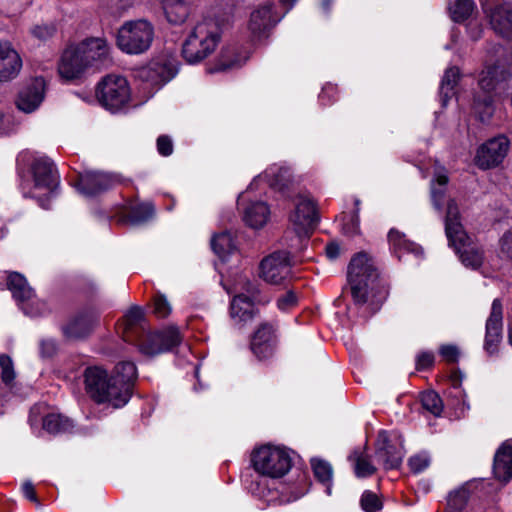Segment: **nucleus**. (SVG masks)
Wrapping results in <instances>:
<instances>
[{"label": "nucleus", "mask_w": 512, "mask_h": 512, "mask_svg": "<svg viewBox=\"0 0 512 512\" xmlns=\"http://www.w3.org/2000/svg\"><path fill=\"white\" fill-rule=\"evenodd\" d=\"M388 242L392 251L396 254H422L423 248L408 239L397 229H391L388 233Z\"/></svg>", "instance_id": "nucleus-34"}, {"label": "nucleus", "mask_w": 512, "mask_h": 512, "mask_svg": "<svg viewBox=\"0 0 512 512\" xmlns=\"http://www.w3.org/2000/svg\"><path fill=\"white\" fill-rule=\"evenodd\" d=\"M7 287L17 305L26 313L24 305L35 296L34 289L29 286L27 279L18 272H11L7 276Z\"/></svg>", "instance_id": "nucleus-28"}, {"label": "nucleus", "mask_w": 512, "mask_h": 512, "mask_svg": "<svg viewBox=\"0 0 512 512\" xmlns=\"http://www.w3.org/2000/svg\"><path fill=\"white\" fill-rule=\"evenodd\" d=\"M512 75V52L501 45H494L484 68L479 73V92L475 93L472 109L481 122L488 121L494 114V101L498 90L505 89V83Z\"/></svg>", "instance_id": "nucleus-1"}, {"label": "nucleus", "mask_w": 512, "mask_h": 512, "mask_svg": "<svg viewBox=\"0 0 512 512\" xmlns=\"http://www.w3.org/2000/svg\"><path fill=\"white\" fill-rule=\"evenodd\" d=\"M434 354L429 351L421 352L416 358V367L418 370L430 368L434 363Z\"/></svg>", "instance_id": "nucleus-57"}, {"label": "nucleus", "mask_w": 512, "mask_h": 512, "mask_svg": "<svg viewBox=\"0 0 512 512\" xmlns=\"http://www.w3.org/2000/svg\"><path fill=\"white\" fill-rule=\"evenodd\" d=\"M462 265L471 270H477L483 266V258H460Z\"/></svg>", "instance_id": "nucleus-62"}, {"label": "nucleus", "mask_w": 512, "mask_h": 512, "mask_svg": "<svg viewBox=\"0 0 512 512\" xmlns=\"http://www.w3.org/2000/svg\"><path fill=\"white\" fill-rule=\"evenodd\" d=\"M207 74H216L224 72V54L223 49L220 50L216 60L213 63H207L205 67Z\"/></svg>", "instance_id": "nucleus-59"}, {"label": "nucleus", "mask_w": 512, "mask_h": 512, "mask_svg": "<svg viewBox=\"0 0 512 512\" xmlns=\"http://www.w3.org/2000/svg\"><path fill=\"white\" fill-rule=\"evenodd\" d=\"M312 233L300 229L287 230L280 241L281 251L274 252L270 256H295L305 253Z\"/></svg>", "instance_id": "nucleus-22"}, {"label": "nucleus", "mask_w": 512, "mask_h": 512, "mask_svg": "<svg viewBox=\"0 0 512 512\" xmlns=\"http://www.w3.org/2000/svg\"><path fill=\"white\" fill-rule=\"evenodd\" d=\"M152 304V312L159 319L167 318L172 312V307L169 301L167 300L166 296L160 292H157L152 297Z\"/></svg>", "instance_id": "nucleus-44"}, {"label": "nucleus", "mask_w": 512, "mask_h": 512, "mask_svg": "<svg viewBox=\"0 0 512 512\" xmlns=\"http://www.w3.org/2000/svg\"><path fill=\"white\" fill-rule=\"evenodd\" d=\"M183 335L176 325H169L162 329L150 331L139 344V351L146 356H156L164 353H173L181 345Z\"/></svg>", "instance_id": "nucleus-12"}, {"label": "nucleus", "mask_w": 512, "mask_h": 512, "mask_svg": "<svg viewBox=\"0 0 512 512\" xmlns=\"http://www.w3.org/2000/svg\"><path fill=\"white\" fill-rule=\"evenodd\" d=\"M277 21L278 19L274 14V5L267 1L251 12L248 30L253 39H261L268 35Z\"/></svg>", "instance_id": "nucleus-19"}, {"label": "nucleus", "mask_w": 512, "mask_h": 512, "mask_svg": "<svg viewBox=\"0 0 512 512\" xmlns=\"http://www.w3.org/2000/svg\"><path fill=\"white\" fill-rule=\"evenodd\" d=\"M154 39V27L147 20L126 22L120 27L116 37L118 48L131 55L147 51Z\"/></svg>", "instance_id": "nucleus-9"}, {"label": "nucleus", "mask_w": 512, "mask_h": 512, "mask_svg": "<svg viewBox=\"0 0 512 512\" xmlns=\"http://www.w3.org/2000/svg\"><path fill=\"white\" fill-rule=\"evenodd\" d=\"M101 312L92 304H86L70 314L59 330L66 342H85L100 326Z\"/></svg>", "instance_id": "nucleus-7"}, {"label": "nucleus", "mask_w": 512, "mask_h": 512, "mask_svg": "<svg viewBox=\"0 0 512 512\" xmlns=\"http://www.w3.org/2000/svg\"><path fill=\"white\" fill-rule=\"evenodd\" d=\"M503 306L500 299L492 302L491 311L486 321L484 349L490 355L497 353L502 340Z\"/></svg>", "instance_id": "nucleus-18"}, {"label": "nucleus", "mask_w": 512, "mask_h": 512, "mask_svg": "<svg viewBox=\"0 0 512 512\" xmlns=\"http://www.w3.org/2000/svg\"><path fill=\"white\" fill-rule=\"evenodd\" d=\"M178 69L167 61H153L141 70V77L154 85L163 86L172 80Z\"/></svg>", "instance_id": "nucleus-25"}, {"label": "nucleus", "mask_w": 512, "mask_h": 512, "mask_svg": "<svg viewBox=\"0 0 512 512\" xmlns=\"http://www.w3.org/2000/svg\"><path fill=\"white\" fill-rule=\"evenodd\" d=\"M22 68V59L9 42H0V82L15 79Z\"/></svg>", "instance_id": "nucleus-23"}, {"label": "nucleus", "mask_w": 512, "mask_h": 512, "mask_svg": "<svg viewBox=\"0 0 512 512\" xmlns=\"http://www.w3.org/2000/svg\"><path fill=\"white\" fill-rule=\"evenodd\" d=\"M421 403L423 408L438 417L443 411V402L440 396L434 391H426L421 394Z\"/></svg>", "instance_id": "nucleus-39"}, {"label": "nucleus", "mask_w": 512, "mask_h": 512, "mask_svg": "<svg viewBox=\"0 0 512 512\" xmlns=\"http://www.w3.org/2000/svg\"><path fill=\"white\" fill-rule=\"evenodd\" d=\"M84 384L87 394L97 404L108 403L113 408H122L124 405H117L119 391L112 376L98 366H89L84 370Z\"/></svg>", "instance_id": "nucleus-10"}, {"label": "nucleus", "mask_w": 512, "mask_h": 512, "mask_svg": "<svg viewBox=\"0 0 512 512\" xmlns=\"http://www.w3.org/2000/svg\"><path fill=\"white\" fill-rule=\"evenodd\" d=\"M291 273L287 258H263L259 266V275L267 283L280 284Z\"/></svg>", "instance_id": "nucleus-24"}, {"label": "nucleus", "mask_w": 512, "mask_h": 512, "mask_svg": "<svg viewBox=\"0 0 512 512\" xmlns=\"http://www.w3.org/2000/svg\"><path fill=\"white\" fill-rule=\"evenodd\" d=\"M250 464L260 476L279 479L292 468V451L285 446L263 444L252 450Z\"/></svg>", "instance_id": "nucleus-5"}, {"label": "nucleus", "mask_w": 512, "mask_h": 512, "mask_svg": "<svg viewBox=\"0 0 512 512\" xmlns=\"http://www.w3.org/2000/svg\"><path fill=\"white\" fill-rule=\"evenodd\" d=\"M448 183L446 174L439 173L436 175L435 180L431 185V196L435 208L440 209L441 202L445 194V187Z\"/></svg>", "instance_id": "nucleus-43"}, {"label": "nucleus", "mask_w": 512, "mask_h": 512, "mask_svg": "<svg viewBox=\"0 0 512 512\" xmlns=\"http://www.w3.org/2000/svg\"><path fill=\"white\" fill-rule=\"evenodd\" d=\"M92 215L99 221H103V222H110L113 218H114V215L112 214L111 211H108L104 208H101V207H94L92 209Z\"/></svg>", "instance_id": "nucleus-60"}, {"label": "nucleus", "mask_w": 512, "mask_h": 512, "mask_svg": "<svg viewBox=\"0 0 512 512\" xmlns=\"http://www.w3.org/2000/svg\"><path fill=\"white\" fill-rule=\"evenodd\" d=\"M56 32V27L53 24H42V25H35L31 29V34L41 40L46 41L49 38H51Z\"/></svg>", "instance_id": "nucleus-52"}, {"label": "nucleus", "mask_w": 512, "mask_h": 512, "mask_svg": "<svg viewBox=\"0 0 512 512\" xmlns=\"http://www.w3.org/2000/svg\"><path fill=\"white\" fill-rule=\"evenodd\" d=\"M249 58V52L244 48L230 47L226 50V70L243 66Z\"/></svg>", "instance_id": "nucleus-41"}, {"label": "nucleus", "mask_w": 512, "mask_h": 512, "mask_svg": "<svg viewBox=\"0 0 512 512\" xmlns=\"http://www.w3.org/2000/svg\"><path fill=\"white\" fill-rule=\"evenodd\" d=\"M45 79L41 76L35 77L29 84L23 87L16 98V107L25 113H31L35 111L45 96Z\"/></svg>", "instance_id": "nucleus-20"}, {"label": "nucleus", "mask_w": 512, "mask_h": 512, "mask_svg": "<svg viewBox=\"0 0 512 512\" xmlns=\"http://www.w3.org/2000/svg\"><path fill=\"white\" fill-rule=\"evenodd\" d=\"M29 171L32 175L35 190H45L43 195L32 194L40 207L49 209L52 199L59 195L60 176L54 162L47 156L33 158Z\"/></svg>", "instance_id": "nucleus-6"}, {"label": "nucleus", "mask_w": 512, "mask_h": 512, "mask_svg": "<svg viewBox=\"0 0 512 512\" xmlns=\"http://www.w3.org/2000/svg\"><path fill=\"white\" fill-rule=\"evenodd\" d=\"M492 29L503 38H512V4L504 0H481Z\"/></svg>", "instance_id": "nucleus-16"}, {"label": "nucleus", "mask_w": 512, "mask_h": 512, "mask_svg": "<svg viewBox=\"0 0 512 512\" xmlns=\"http://www.w3.org/2000/svg\"><path fill=\"white\" fill-rule=\"evenodd\" d=\"M224 28L222 1L206 9L182 43L181 56L188 64H198L211 55L221 40Z\"/></svg>", "instance_id": "nucleus-2"}, {"label": "nucleus", "mask_w": 512, "mask_h": 512, "mask_svg": "<svg viewBox=\"0 0 512 512\" xmlns=\"http://www.w3.org/2000/svg\"><path fill=\"white\" fill-rule=\"evenodd\" d=\"M510 150V140L500 134L481 144L474 157L475 165L481 170H488L499 166Z\"/></svg>", "instance_id": "nucleus-14"}, {"label": "nucleus", "mask_w": 512, "mask_h": 512, "mask_svg": "<svg viewBox=\"0 0 512 512\" xmlns=\"http://www.w3.org/2000/svg\"><path fill=\"white\" fill-rule=\"evenodd\" d=\"M325 251H326V256L332 257V256H337L341 252V249L337 242L332 241L326 245Z\"/></svg>", "instance_id": "nucleus-64"}, {"label": "nucleus", "mask_w": 512, "mask_h": 512, "mask_svg": "<svg viewBox=\"0 0 512 512\" xmlns=\"http://www.w3.org/2000/svg\"><path fill=\"white\" fill-rule=\"evenodd\" d=\"M493 472L495 477L503 482L512 479V444L504 442L494 457Z\"/></svg>", "instance_id": "nucleus-30"}, {"label": "nucleus", "mask_w": 512, "mask_h": 512, "mask_svg": "<svg viewBox=\"0 0 512 512\" xmlns=\"http://www.w3.org/2000/svg\"><path fill=\"white\" fill-rule=\"evenodd\" d=\"M111 376L112 383L116 385L119 391L118 397H115L117 405L125 406L133 395L138 378L136 364L132 361H121L115 366Z\"/></svg>", "instance_id": "nucleus-17"}, {"label": "nucleus", "mask_w": 512, "mask_h": 512, "mask_svg": "<svg viewBox=\"0 0 512 512\" xmlns=\"http://www.w3.org/2000/svg\"><path fill=\"white\" fill-rule=\"evenodd\" d=\"M261 482H262L261 480H256L254 482H251V484L249 485V490L255 496L260 497V498H265L266 492H265V488L261 487Z\"/></svg>", "instance_id": "nucleus-63"}, {"label": "nucleus", "mask_w": 512, "mask_h": 512, "mask_svg": "<svg viewBox=\"0 0 512 512\" xmlns=\"http://www.w3.org/2000/svg\"><path fill=\"white\" fill-rule=\"evenodd\" d=\"M263 177L267 179L272 187L284 190L290 187L294 182L291 169L273 165L265 170Z\"/></svg>", "instance_id": "nucleus-35"}, {"label": "nucleus", "mask_w": 512, "mask_h": 512, "mask_svg": "<svg viewBox=\"0 0 512 512\" xmlns=\"http://www.w3.org/2000/svg\"><path fill=\"white\" fill-rule=\"evenodd\" d=\"M224 230L213 233L210 248L215 256H224Z\"/></svg>", "instance_id": "nucleus-54"}, {"label": "nucleus", "mask_w": 512, "mask_h": 512, "mask_svg": "<svg viewBox=\"0 0 512 512\" xmlns=\"http://www.w3.org/2000/svg\"><path fill=\"white\" fill-rule=\"evenodd\" d=\"M311 466L313 469L314 476L321 482L325 487L327 495H331V483H332V467L331 465L320 459H312Z\"/></svg>", "instance_id": "nucleus-38"}, {"label": "nucleus", "mask_w": 512, "mask_h": 512, "mask_svg": "<svg viewBox=\"0 0 512 512\" xmlns=\"http://www.w3.org/2000/svg\"><path fill=\"white\" fill-rule=\"evenodd\" d=\"M21 491H22L23 496L27 500H29L30 502L36 503L37 505L40 504L35 486L31 481L26 480L25 482H23V484L21 486Z\"/></svg>", "instance_id": "nucleus-58"}, {"label": "nucleus", "mask_w": 512, "mask_h": 512, "mask_svg": "<svg viewBox=\"0 0 512 512\" xmlns=\"http://www.w3.org/2000/svg\"><path fill=\"white\" fill-rule=\"evenodd\" d=\"M155 216V206L152 202H141L129 207L128 211L119 217L123 224L142 225Z\"/></svg>", "instance_id": "nucleus-31"}, {"label": "nucleus", "mask_w": 512, "mask_h": 512, "mask_svg": "<svg viewBox=\"0 0 512 512\" xmlns=\"http://www.w3.org/2000/svg\"><path fill=\"white\" fill-rule=\"evenodd\" d=\"M156 145L161 156L168 157L173 153V142L168 135H160L157 138Z\"/></svg>", "instance_id": "nucleus-55"}, {"label": "nucleus", "mask_w": 512, "mask_h": 512, "mask_svg": "<svg viewBox=\"0 0 512 512\" xmlns=\"http://www.w3.org/2000/svg\"><path fill=\"white\" fill-rule=\"evenodd\" d=\"M360 505L365 512H377L382 508L381 500L375 493L369 490L363 492Z\"/></svg>", "instance_id": "nucleus-46"}, {"label": "nucleus", "mask_w": 512, "mask_h": 512, "mask_svg": "<svg viewBox=\"0 0 512 512\" xmlns=\"http://www.w3.org/2000/svg\"><path fill=\"white\" fill-rule=\"evenodd\" d=\"M402 436L396 432L380 431L376 442V454L386 469L397 468L404 457Z\"/></svg>", "instance_id": "nucleus-15"}, {"label": "nucleus", "mask_w": 512, "mask_h": 512, "mask_svg": "<svg viewBox=\"0 0 512 512\" xmlns=\"http://www.w3.org/2000/svg\"><path fill=\"white\" fill-rule=\"evenodd\" d=\"M96 97L106 110L116 112L130 100V88L126 78L107 75L96 86Z\"/></svg>", "instance_id": "nucleus-11"}, {"label": "nucleus", "mask_w": 512, "mask_h": 512, "mask_svg": "<svg viewBox=\"0 0 512 512\" xmlns=\"http://www.w3.org/2000/svg\"><path fill=\"white\" fill-rule=\"evenodd\" d=\"M123 183L119 173L104 170L85 169L77 172L71 185L85 198L96 199Z\"/></svg>", "instance_id": "nucleus-8"}, {"label": "nucleus", "mask_w": 512, "mask_h": 512, "mask_svg": "<svg viewBox=\"0 0 512 512\" xmlns=\"http://www.w3.org/2000/svg\"><path fill=\"white\" fill-rule=\"evenodd\" d=\"M299 303V296L294 291H287L281 295L277 301V308L282 312H288L295 308Z\"/></svg>", "instance_id": "nucleus-47"}, {"label": "nucleus", "mask_w": 512, "mask_h": 512, "mask_svg": "<svg viewBox=\"0 0 512 512\" xmlns=\"http://www.w3.org/2000/svg\"><path fill=\"white\" fill-rule=\"evenodd\" d=\"M469 492L466 486H461L458 489L450 492L447 500L448 508L452 512H460L462 511L468 501Z\"/></svg>", "instance_id": "nucleus-40"}, {"label": "nucleus", "mask_w": 512, "mask_h": 512, "mask_svg": "<svg viewBox=\"0 0 512 512\" xmlns=\"http://www.w3.org/2000/svg\"><path fill=\"white\" fill-rule=\"evenodd\" d=\"M42 428L51 435L72 433L75 423L61 413H48L42 418Z\"/></svg>", "instance_id": "nucleus-32"}, {"label": "nucleus", "mask_w": 512, "mask_h": 512, "mask_svg": "<svg viewBox=\"0 0 512 512\" xmlns=\"http://www.w3.org/2000/svg\"><path fill=\"white\" fill-rule=\"evenodd\" d=\"M318 220L315 203L311 199L300 197L295 211L290 216L292 227L313 233Z\"/></svg>", "instance_id": "nucleus-21"}, {"label": "nucleus", "mask_w": 512, "mask_h": 512, "mask_svg": "<svg viewBox=\"0 0 512 512\" xmlns=\"http://www.w3.org/2000/svg\"><path fill=\"white\" fill-rule=\"evenodd\" d=\"M375 470V467L371 464L367 456H357L355 461V474L357 477L364 478L371 476L374 474Z\"/></svg>", "instance_id": "nucleus-48"}, {"label": "nucleus", "mask_w": 512, "mask_h": 512, "mask_svg": "<svg viewBox=\"0 0 512 512\" xmlns=\"http://www.w3.org/2000/svg\"><path fill=\"white\" fill-rule=\"evenodd\" d=\"M1 381L9 386L15 380L16 374L12 358L7 354L0 355Z\"/></svg>", "instance_id": "nucleus-45"}, {"label": "nucleus", "mask_w": 512, "mask_h": 512, "mask_svg": "<svg viewBox=\"0 0 512 512\" xmlns=\"http://www.w3.org/2000/svg\"><path fill=\"white\" fill-rule=\"evenodd\" d=\"M77 291L82 294L90 303L95 301L98 295V287L91 280H83L81 283H79Z\"/></svg>", "instance_id": "nucleus-50"}, {"label": "nucleus", "mask_w": 512, "mask_h": 512, "mask_svg": "<svg viewBox=\"0 0 512 512\" xmlns=\"http://www.w3.org/2000/svg\"><path fill=\"white\" fill-rule=\"evenodd\" d=\"M429 465L430 457L427 453H420L409 459V467L414 473H421Z\"/></svg>", "instance_id": "nucleus-51"}, {"label": "nucleus", "mask_w": 512, "mask_h": 512, "mask_svg": "<svg viewBox=\"0 0 512 512\" xmlns=\"http://www.w3.org/2000/svg\"><path fill=\"white\" fill-rule=\"evenodd\" d=\"M110 61L109 47L102 38H87L66 49L58 65L60 77L67 81L81 78L87 69L101 70Z\"/></svg>", "instance_id": "nucleus-3"}, {"label": "nucleus", "mask_w": 512, "mask_h": 512, "mask_svg": "<svg viewBox=\"0 0 512 512\" xmlns=\"http://www.w3.org/2000/svg\"><path fill=\"white\" fill-rule=\"evenodd\" d=\"M275 329L271 324H262L254 333L251 349L259 359H265L272 354Z\"/></svg>", "instance_id": "nucleus-27"}, {"label": "nucleus", "mask_w": 512, "mask_h": 512, "mask_svg": "<svg viewBox=\"0 0 512 512\" xmlns=\"http://www.w3.org/2000/svg\"><path fill=\"white\" fill-rule=\"evenodd\" d=\"M58 343L53 338L41 339L39 342V356L42 359H51L58 353Z\"/></svg>", "instance_id": "nucleus-49"}, {"label": "nucleus", "mask_w": 512, "mask_h": 512, "mask_svg": "<svg viewBox=\"0 0 512 512\" xmlns=\"http://www.w3.org/2000/svg\"><path fill=\"white\" fill-rule=\"evenodd\" d=\"M337 86L331 83L326 84L319 95V100L322 105L327 106L337 99Z\"/></svg>", "instance_id": "nucleus-53"}, {"label": "nucleus", "mask_w": 512, "mask_h": 512, "mask_svg": "<svg viewBox=\"0 0 512 512\" xmlns=\"http://www.w3.org/2000/svg\"><path fill=\"white\" fill-rule=\"evenodd\" d=\"M161 6L167 22L171 25H183L190 16L193 0H162Z\"/></svg>", "instance_id": "nucleus-26"}, {"label": "nucleus", "mask_w": 512, "mask_h": 512, "mask_svg": "<svg viewBox=\"0 0 512 512\" xmlns=\"http://www.w3.org/2000/svg\"><path fill=\"white\" fill-rule=\"evenodd\" d=\"M460 79V71L457 67H450L445 71L441 81L440 96L443 105H446L448 100L453 95V90Z\"/></svg>", "instance_id": "nucleus-37"}, {"label": "nucleus", "mask_w": 512, "mask_h": 512, "mask_svg": "<svg viewBox=\"0 0 512 512\" xmlns=\"http://www.w3.org/2000/svg\"><path fill=\"white\" fill-rule=\"evenodd\" d=\"M124 334L126 337H130L134 332L138 329H141L142 332L145 331L144 322L145 315L141 306L133 305L128 311L125 313L124 317Z\"/></svg>", "instance_id": "nucleus-36"}, {"label": "nucleus", "mask_w": 512, "mask_h": 512, "mask_svg": "<svg viewBox=\"0 0 512 512\" xmlns=\"http://www.w3.org/2000/svg\"><path fill=\"white\" fill-rule=\"evenodd\" d=\"M371 260L372 258H352L348 265V282L352 296L359 304L367 302L369 297L382 300L387 294L385 285Z\"/></svg>", "instance_id": "nucleus-4"}, {"label": "nucleus", "mask_w": 512, "mask_h": 512, "mask_svg": "<svg viewBox=\"0 0 512 512\" xmlns=\"http://www.w3.org/2000/svg\"><path fill=\"white\" fill-rule=\"evenodd\" d=\"M243 219L247 225L258 229L263 227L270 215L269 207L262 201L252 202L244 208Z\"/></svg>", "instance_id": "nucleus-33"}, {"label": "nucleus", "mask_w": 512, "mask_h": 512, "mask_svg": "<svg viewBox=\"0 0 512 512\" xmlns=\"http://www.w3.org/2000/svg\"><path fill=\"white\" fill-rule=\"evenodd\" d=\"M500 249L502 253L512 254V231H508L502 236Z\"/></svg>", "instance_id": "nucleus-61"}, {"label": "nucleus", "mask_w": 512, "mask_h": 512, "mask_svg": "<svg viewBox=\"0 0 512 512\" xmlns=\"http://www.w3.org/2000/svg\"><path fill=\"white\" fill-rule=\"evenodd\" d=\"M475 9L473 0H457L451 8L452 18L455 22H462L468 19Z\"/></svg>", "instance_id": "nucleus-42"}, {"label": "nucleus", "mask_w": 512, "mask_h": 512, "mask_svg": "<svg viewBox=\"0 0 512 512\" xmlns=\"http://www.w3.org/2000/svg\"><path fill=\"white\" fill-rule=\"evenodd\" d=\"M445 233L449 245L459 256H469L476 253L474 247H472L471 238L464 231L460 222L459 208L454 200H450L447 204Z\"/></svg>", "instance_id": "nucleus-13"}, {"label": "nucleus", "mask_w": 512, "mask_h": 512, "mask_svg": "<svg viewBox=\"0 0 512 512\" xmlns=\"http://www.w3.org/2000/svg\"><path fill=\"white\" fill-rule=\"evenodd\" d=\"M255 307L251 299L245 295H237L230 305V317L235 326L242 328L253 319Z\"/></svg>", "instance_id": "nucleus-29"}, {"label": "nucleus", "mask_w": 512, "mask_h": 512, "mask_svg": "<svg viewBox=\"0 0 512 512\" xmlns=\"http://www.w3.org/2000/svg\"><path fill=\"white\" fill-rule=\"evenodd\" d=\"M439 353L445 361L450 363L457 362L460 354L455 345H443L440 347Z\"/></svg>", "instance_id": "nucleus-56"}]
</instances>
